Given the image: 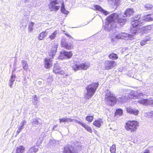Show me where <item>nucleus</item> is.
Wrapping results in <instances>:
<instances>
[{"label":"nucleus","instance_id":"41","mask_svg":"<svg viewBox=\"0 0 153 153\" xmlns=\"http://www.w3.org/2000/svg\"><path fill=\"white\" fill-rule=\"evenodd\" d=\"M77 120H76L74 119H72L70 118H66V122L69 123V122L74 121V122L76 123V121Z\"/></svg>","mask_w":153,"mask_h":153},{"label":"nucleus","instance_id":"49","mask_svg":"<svg viewBox=\"0 0 153 153\" xmlns=\"http://www.w3.org/2000/svg\"><path fill=\"white\" fill-rule=\"evenodd\" d=\"M65 34L67 36H68V37H70V38H72V37L69 34H67L66 33H65Z\"/></svg>","mask_w":153,"mask_h":153},{"label":"nucleus","instance_id":"2","mask_svg":"<svg viewBox=\"0 0 153 153\" xmlns=\"http://www.w3.org/2000/svg\"><path fill=\"white\" fill-rule=\"evenodd\" d=\"M117 99L115 94L112 92L108 90L105 91V101L107 105L110 106H113L117 103Z\"/></svg>","mask_w":153,"mask_h":153},{"label":"nucleus","instance_id":"54","mask_svg":"<svg viewBox=\"0 0 153 153\" xmlns=\"http://www.w3.org/2000/svg\"><path fill=\"white\" fill-rule=\"evenodd\" d=\"M96 131H95V132H96Z\"/></svg>","mask_w":153,"mask_h":153},{"label":"nucleus","instance_id":"44","mask_svg":"<svg viewBox=\"0 0 153 153\" xmlns=\"http://www.w3.org/2000/svg\"><path fill=\"white\" fill-rule=\"evenodd\" d=\"M151 38L149 36H147L145 39V40L146 41H149L151 40Z\"/></svg>","mask_w":153,"mask_h":153},{"label":"nucleus","instance_id":"1","mask_svg":"<svg viewBox=\"0 0 153 153\" xmlns=\"http://www.w3.org/2000/svg\"><path fill=\"white\" fill-rule=\"evenodd\" d=\"M127 19L121 18L117 13H113L107 18L105 24H103V26L105 27L106 30H110L117 27V23L121 26L124 25L125 24Z\"/></svg>","mask_w":153,"mask_h":153},{"label":"nucleus","instance_id":"35","mask_svg":"<svg viewBox=\"0 0 153 153\" xmlns=\"http://www.w3.org/2000/svg\"><path fill=\"white\" fill-rule=\"evenodd\" d=\"M34 25V23L33 22H30L28 27L29 31L32 32L33 30V27Z\"/></svg>","mask_w":153,"mask_h":153},{"label":"nucleus","instance_id":"50","mask_svg":"<svg viewBox=\"0 0 153 153\" xmlns=\"http://www.w3.org/2000/svg\"><path fill=\"white\" fill-rule=\"evenodd\" d=\"M42 83V82H41V81H39L37 82V84H38V85H41Z\"/></svg>","mask_w":153,"mask_h":153},{"label":"nucleus","instance_id":"8","mask_svg":"<svg viewBox=\"0 0 153 153\" xmlns=\"http://www.w3.org/2000/svg\"><path fill=\"white\" fill-rule=\"evenodd\" d=\"M90 66L88 62H85L79 64H74L72 66V69L75 71L80 70H86Z\"/></svg>","mask_w":153,"mask_h":153},{"label":"nucleus","instance_id":"36","mask_svg":"<svg viewBox=\"0 0 153 153\" xmlns=\"http://www.w3.org/2000/svg\"><path fill=\"white\" fill-rule=\"evenodd\" d=\"M116 147L115 145H113L110 148V151L111 153H116Z\"/></svg>","mask_w":153,"mask_h":153},{"label":"nucleus","instance_id":"43","mask_svg":"<svg viewBox=\"0 0 153 153\" xmlns=\"http://www.w3.org/2000/svg\"><path fill=\"white\" fill-rule=\"evenodd\" d=\"M146 42H147L145 39L143 40L140 43V45L141 46L144 45L146 44Z\"/></svg>","mask_w":153,"mask_h":153},{"label":"nucleus","instance_id":"4","mask_svg":"<svg viewBox=\"0 0 153 153\" xmlns=\"http://www.w3.org/2000/svg\"><path fill=\"white\" fill-rule=\"evenodd\" d=\"M136 21L133 22V25L134 26L138 24L144 23L145 21H149L153 20V14L148 15L146 16L141 17L140 15H138L136 18Z\"/></svg>","mask_w":153,"mask_h":153},{"label":"nucleus","instance_id":"56","mask_svg":"<svg viewBox=\"0 0 153 153\" xmlns=\"http://www.w3.org/2000/svg\"><path fill=\"white\" fill-rule=\"evenodd\" d=\"M152 32L153 33V32Z\"/></svg>","mask_w":153,"mask_h":153},{"label":"nucleus","instance_id":"40","mask_svg":"<svg viewBox=\"0 0 153 153\" xmlns=\"http://www.w3.org/2000/svg\"><path fill=\"white\" fill-rule=\"evenodd\" d=\"M94 117L93 116H87L86 118V120L89 122H91L93 120Z\"/></svg>","mask_w":153,"mask_h":153},{"label":"nucleus","instance_id":"12","mask_svg":"<svg viewBox=\"0 0 153 153\" xmlns=\"http://www.w3.org/2000/svg\"><path fill=\"white\" fill-rule=\"evenodd\" d=\"M137 101L140 104L145 105H149L153 107V100H151L149 99H144L142 98L139 99Z\"/></svg>","mask_w":153,"mask_h":153},{"label":"nucleus","instance_id":"23","mask_svg":"<svg viewBox=\"0 0 153 153\" xmlns=\"http://www.w3.org/2000/svg\"><path fill=\"white\" fill-rule=\"evenodd\" d=\"M48 33L46 30L42 32L39 35L37 38L39 40H43L44 38L47 36Z\"/></svg>","mask_w":153,"mask_h":153},{"label":"nucleus","instance_id":"26","mask_svg":"<svg viewBox=\"0 0 153 153\" xmlns=\"http://www.w3.org/2000/svg\"><path fill=\"white\" fill-rule=\"evenodd\" d=\"M31 123L33 126L38 127L40 125V123L39 122L38 119H33L32 120Z\"/></svg>","mask_w":153,"mask_h":153},{"label":"nucleus","instance_id":"9","mask_svg":"<svg viewBox=\"0 0 153 153\" xmlns=\"http://www.w3.org/2000/svg\"><path fill=\"white\" fill-rule=\"evenodd\" d=\"M49 0L50 1L48 5L49 9L51 11H57L60 7V1L59 0Z\"/></svg>","mask_w":153,"mask_h":153},{"label":"nucleus","instance_id":"7","mask_svg":"<svg viewBox=\"0 0 153 153\" xmlns=\"http://www.w3.org/2000/svg\"><path fill=\"white\" fill-rule=\"evenodd\" d=\"M139 97V96L135 95L134 92H132L120 97L117 100L119 102L123 103L125 102L127 100L138 99Z\"/></svg>","mask_w":153,"mask_h":153},{"label":"nucleus","instance_id":"17","mask_svg":"<svg viewBox=\"0 0 153 153\" xmlns=\"http://www.w3.org/2000/svg\"><path fill=\"white\" fill-rule=\"evenodd\" d=\"M76 123H78L82 126L83 127L88 131L90 133H91L92 132V129L91 128V127L89 126L88 125H87L85 123L79 121L78 120L76 121Z\"/></svg>","mask_w":153,"mask_h":153},{"label":"nucleus","instance_id":"51","mask_svg":"<svg viewBox=\"0 0 153 153\" xmlns=\"http://www.w3.org/2000/svg\"><path fill=\"white\" fill-rule=\"evenodd\" d=\"M78 147H80V148H78V149H79L80 150L81 149H82V146L81 145H79L78 146Z\"/></svg>","mask_w":153,"mask_h":153},{"label":"nucleus","instance_id":"30","mask_svg":"<svg viewBox=\"0 0 153 153\" xmlns=\"http://www.w3.org/2000/svg\"><path fill=\"white\" fill-rule=\"evenodd\" d=\"M102 122L100 120H95L93 123V125L95 126L98 127H100L101 126V123Z\"/></svg>","mask_w":153,"mask_h":153},{"label":"nucleus","instance_id":"22","mask_svg":"<svg viewBox=\"0 0 153 153\" xmlns=\"http://www.w3.org/2000/svg\"><path fill=\"white\" fill-rule=\"evenodd\" d=\"M53 72L55 74H62L64 73V71H62L60 67L58 65H54L53 69Z\"/></svg>","mask_w":153,"mask_h":153},{"label":"nucleus","instance_id":"11","mask_svg":"<svg viewBox=\"0 0 153 153\" xmlns=\"http://www.w3.org/2000/svg\"><path fill=\"white\" fill-rule=\"evenodd\" d=\"M73 54L71 51L67 52L63 51L60 52V55L59 58L60 59H69L71 58Z\"/></svg>","mask_w":153,"mask_h":153},{"label":"nucleus","instance_id":"25","mask_svg":"<svg viewBox=\"0 0 153 153\" xmlns=\"http://www.w3.org/2000/svg\"><path fill=\"white\" fill-rule=\"evenodd\" d=\"M15 75L12 74L11 76L10 79L9 80V85L11 88L13 87V85L15 81Z\"/></svg>","mask_w":153,"mask_h":153},{"label":"nucleus","instance_id":"6","mask_svg":"<svg viewBox=\"0 0 153 153\" xmlns=\"http://www.w3.org/2000/svg\"><path fill=\"white\" fill-rule=\"evenodd\" d=\"M98 85V82H93L86 87L87 95L88 97H91L94 95Z\"/></svg>","mask_w":153,"mask_h":153},{"label":"nucleus","instance_id":"20","mask_svg":"<svg viewBox=\"0 0 153 153\" xmlns=\"http://www.w3.org/2000/svg\"><path fill=\"white\" fill-rule=\"evenodd\" d=\"M27 122L25 120H23L20 123L18 128V130L17 131L16 133L18 134L24 128V125H25Z\"/></svg>","mask_w":153,"mask_h":153},{"label":"nucleus","instance_id":"29","mask_svg":"<svg viewBox=\"0 0 153 153\" xmlns=\"http://www.w3.org/2000/svg\"><path fill=\"white\" fill-rule=\"evenodd\" d=\"M108 57L110 59L113 60H116L118 58L117 55L114 53H112L108 55Z\"/></svg>","mask_w":153,"mask_h":153},{"label":"nucleus","instance_id":"55","mask_svg":"<svg viewBox=\"0 0 153 153\" xmlns=\"http://www.w3.org/2000/svg\"><path fill=\"white\" fill-rule=\"evenodd\" d=\"M96 131H95V132H96Z\"/></svg>","mask_w":153,"mask_h":153},{"label":"nucleus","instance_id":"31","mask_svg":"<svg viewBox=\"0 0 153 153\" xmlns=\"http://www.w3.org/2000/svg\"><path fill=\"white\" fill-rule=\"evenodd\" d=\"M61 11L62 13L65 14H67L69 13L68 11L65 9V5L63 3L62 4L61 7Z\"/></svg>","mask_w":153,"mask_h":153},{"label":"nucleus","instance_id":"39","mask_svg":"<svg viewBox=\"0 0 153 153\" xmlns=\"http://www.w3.org/2000/svg\"><path fill=\"white\" fill-rule=\"evenodd\" d=\"M153 153V147H151L149 150L147 149L145 150L143 153Z\"/></svg>","mask_w":153,"mask_h":153},{"label":"nucleus","instance_id":"21","mask_svg":"<svg viewBox=\"0 0 153 153\" xmlns=\"http://www.w3.org/2000/svg\"><path fill=\"white\" fill-rule=\"evenodd\" d=\"M94 9L98 10L101 12L102 13H103L105 15H106L108 14V12L106 11L103 10L100 5H95L93 7Z\"/></svg>","mask_w":153,"mask_h":153},{"label":"nucleus","instance_id":"47","mask_svg":"<svg viewBox=\"0 0 153 153\" xmlns=\"http://www.w3.org/2000/svg\"><path fill=\"white\" fill-rule=\"evenodd\" d=\"M41 143V142L40 140V139H39V140H37L36 144L37 145H39Z\"/></svg>","mask_w":153,"mask_h":153},{"label":"nucleus","instance_id":"37","mask_svg":"<svg viewBox=\"0 0 153 153\" xmlns=\"http://www.w3.org/2000/svg\"><path fill=\"white\" fill-rule=\"evenodd\" d=\"M23 63L22 65L24 69L25 70H27L28 68V66L27 62L24 60L22 61Z\"/></svg>","mask_w":153,"mask_h":153},{"label":"nucleus","instance_id":"27","mask_svg":"<svg viewBox=\"0 0 153 153\" xmlns=\"http://www.w3.org/2000/svg\"><path fill=\"white\" fill-rule=\"evenodd\" d=\"M25 151V147L23 146H20L16 148V153H24Z\"/></svg>","mask_w":153,"mask_h":153},{"label":"nucleus","instance_id":"53","mask_svg":"<svg viewBox=\"0 0 153 153\" xmlns=\"http://www.w3.org/2000/svg\"><path fill=\"white\" fill-rule=\"evenodd\" d=\"M56 126H54L53 128V129L54 130L55 128H56Z\"/></svg>","mask_w":153,"mask_h":153},{"label":"nucleus","instance_id":"42","mask_svg":"<svg viewBox=\"0 0 153 153\" xmlns=\"http://www.w3.org/2000/svg\"><path fill=\"white\" fill-rule=\"evenodd\" d=\"M32 97L34 99V101L36 103L38 102V98L37 97L36 95H34L32 96Z\"/></svg>","mask_w":153,"mask_h":153},{"label":"nucleus","instance_id":"34","mask_svg":"<svg viewBox=\"0 0 153 153\" xmlns=\"http://www.w3.org/2000/svg\"><path fill=\"white\" fill-rule=\"evenodd\" d=\"M57 33V31H55L49 36V38L51 40L54 39L56 36Z\"/></svg>","mask_w":153,"mask_h":153},{"label":"nucleus","instance_id":"33","mask_svg":"<svg viewBox=\"0 0 153 153\" xmlns=\"http://www.w3.org/2000/svg\"><path fill=\"white\" fill-rule=\"evenodd\" d=\"M111 4L118 5L120 4V0H108Z\"/></svg>","mask_w":153,"mask_h":153},{"label":"nucleus","instance_id":"19","mask_svg":"<svg viewBox=\"0 0 153 153\" xmlns=\"http://www.w3.org/2000/svg\"><path fill=\"white\" fill-rule=\"evenodd\" d=\"M61 45L62 47L68 50L71 49L73 47L72 44H71L70 43H69L67 42H65L64 41V39L62 40Z\"/></svg>","mask_w":153,"mask_h":153},{"label":"nucleus","instance_id":"45","mask_svg":"<svg viewBox=\"0 0 153 153\" xmlns=\"http://www.w3.org/2000/svg\"><path fill=\"white\" fill-rule=\"evenodd\" d=\"M60 122H66V118H63L62 119H60Z\"/></svg>","mask_w":153,"mask_h":153},{"label":"nucleus","instance_id":"18","mask_svg":"<svg viewBox=\"0 0 153 153\" xmlns=\"http://www.w3.org/2000/svg\"><path fill=\"white\" fill-rule=\"evenodd\" d=\"M134 13V10L132 8H129L126 9L125 11L124 14L125 16H123L124 17H129L133 15Z\"/></svg>","mask_w":153,"mask_h":153},{"label":"nucleus","instance_id":"32","mask_svg":"<svg viewBox=\"0 0 153 153\" xmlns=\"http://www.w3.org/2000/svg\"><path fill=\"white\" fill-rule=\"evenodd\" d=\"M152 26L151 25H149L146 26H144L143 27V30H144L145 33H148L152 29Z\"/></svg>","mask_w":153,"mask_h":153},{"label":"nucleus","instance_id":"15","mask_svg":"<svg viewBox=\"0 0 153 153\" xmlns=\"http://www.w3.org/2000/svg\"><path fill=\"white\" fill-rule=\"evenodd\" d=\"M63 153H78V152L76 149L68 145L64 147Z\"/></svg>","mask_w":153,"mask_h":153},{"label":"nucleus","instance_id":"10","mask_svg":"<svg viewBox=\"0 0 153 153\" xmlns=\"http://www.w3.org/2000/svg\"><path fill=\"white\" fill-rule=\"evenodd\" d=\"M114 37L117 39H122L126 40H132L134 39V37L133 35L123 32L117 33Z\"/></svg>","mask_w":153,"mask_h":153},{"label":"nucleus","instance_id":"16","mask_svg":"<svg viewBox=\"0 0 153 153\" xmlns=\"http://www.w3.org/2000/svg\"><path fill=\"white\" fill-rule=\"evenodd\" d=\"M127 112L130 114L135 115H137L138 113V110L135 108L130 107H127L126 108Z\"/></svg>","mask_w":153,"mask_h":153},{"label":"nucleus","instance_id":"5","mask_svg":"<svg viewBox=\"0 0 153 153\" xmlns=\"http://www.w3.org/2000/svg\"><path fill=\"white\" fill-rule=\"evenodd\" d=\"M139 122L136 121H128L126 123L125 128L128 131L133 132L136 131L139 126Z\"/></svg>","mask_w":153,"mask_h":153},{"label":"nucleus","instance_id":"38","mask_svg":"<svg viewBox=\"0 0 153 153\" xmlns=\"http://www.w3.org/2000/svg\"><path fill=\"white\" fill-rule=\"evenodd\" d=\"M123 111L122 109H118L116 110L115 114H118L119 115H122L123 114Z\"/></svg>","mask_w":153,"mask_h":153},{"label":"nucleus","instance_id":"14","mask_svg":"<svg viewBox=\"0 0 153 153\" xmlns=\"http://www.w3.org/2000/svg\"><path fill=\"white\" fill-rule=\"evenodd\" d=\"M116 62L112 60L106 61L105 62V66L106 69L109 70L115 67Z\"/></svg>","mask_w":153,"mask_h":153},{"label":"nucleus","instance_id":"46","mask_svg":"<svg viewBox=\"0 0 153 153\" xmlns=\"http://www.w3.org/2000/svg\"><path fill=\"white\" fill-rule=\"evenodd\" d=\"M148 115L151 118H153V111H151L150 112H149Z\"/></svg>","mask_w":153,"mask_h":153},{"label":"nucleus","instance_id":"24","mask_svg":"<svg viewBox=\"0 0 153 153\" xmlns=\"http://www.w3.org/2000/svg\"><path fill=\"white\" fill-rule=\"evenodd\" d=\"M38 150V146H33L29 149L26 153H36Z\"/></svg>","mask_w":153,"mask_h":153},{"label":"nucleus","instance_id":"3","mask_svg":"<svg viewBox=\"0 0 153 153\" xmlns=\"http://www.w3.org/2000/svg\"><path fill=\"white\" fill-rule=\"evenodd\" d=\"M56 48L57 47L55 45L53 47L49 52L50 58H45V59L44 66L45 68L49 69L52 65V60L51 59L53 58V57L55 55L56 52Z\"/></svg>","mask_w":153,"mask_h":153},{"label":"nucleus","instance_id":"13","mask_svg":"<svg viewBox=\"0 0 153 153\" xmlns=\"http://www.w3.org/2000/svg\"><path fill=\"white\" fill-rule=\"evenodd\" d=\"M137 16H135L134 18V20L132 21L131 22V24L133 26V27L131 29V31L132 33L133 34H136L137 33H138L140 32L141 30H140V28L137 27L138 26H139L141 25V24H144V23H140L138 24V25H136V26L134 25H133V22L135 21H136V17H137Z\"/></svg>","mask_w":153,"mask_h":153},{"label":"nucleus","instance_id":"48","mask_svg":"<svg viewBox=\"0 0 153 153\" xmlns=\"http://www.w3.org/2000/svg\"><path fill=\"white\" fill-rule=\"evenodd\" d=\"M111 39L112 41H114L115 40L114 37L112 36L111 37Z\"/></svg>","mask_w":153,"mask_h":153},{"label":"nucleus","instance_id":"28","mask_svg":"<svg viewBox=\"0 0 153 153\" xmlns=\"http://www.w3.org/2000/svg\"><path fill=\"white\" fill-rule=\"evenodd\" d=\"M145 10H151L153 8V5L152 4H147L144 5Z\"/></svg>","mask_w":153,"mask_h":153},{"label":"nucleus","instance_id":"52","mask_svg":"<svg viewBox=\"0 0 153 153\" xmlns=\"http://www.w3.org/2000/svg\"><path fill=\"white\" fill-rule=\"evenodd\" d=\"M28 0H25V3H26L27 2H28Z\"/></svg>","mask_w":153,"mask_h":153}]
</instances>
